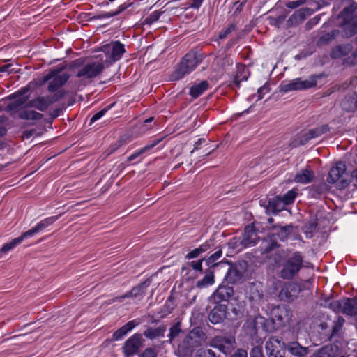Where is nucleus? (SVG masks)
<instances>
[{"instance_id":"f257e3e1","label":"nucleus","mask_w":357,"mask_h":357,"mask_svg":"<svg viewBox=\"0 0 357 357\" xmlns=\"http://www.w3.org/2000/svg\"><path fill=\"white\" fill-rule=\"evenodd\" d=\"M206 339L201 328L195 327L179 342L175 350L178 357H191L197 348L202 345Z\"/></svg>"},{"instance_id":"f03ea898","label":"nucleus","mask_w":357,"mask_h":357,"mask_svg":"<svg viewBox=\"0 0 357 357\" xmlns=\"http://www.w3.org/2000/svg\"><path fill=\"white\" fill-rule=\"evenodd\" d=\"M304 262L303 255L299 251L294 252L284 259L278 273L279 277L287 280L294 279L305 266Z\"/></svg>"},{"instance_id":"7ed1b4c3","label":"nucleus","mask_w":357,"mask_h":357,"mask_svg":"<svg viewBox=\"0 0 357 357\" xmlns=\"http://www.w3.org/2000/svg\"><path fill=\"white\" fill-rule=\"evenodd\" d=\"M292 226H274L261 245L262 253L267 254L280 246L279 241H284L292 231Z\"/></svg>"},{"instance_id":"20e7f679","label":"nucleus","mask_w":357,"mask_h":357,"mask_svg":"<svg viewBox=\"0 0 357 357\" xmlns=\"http://www.w3.org/2000/svg\"><path fill=\"white\" fill-rule=\"evenodd\" d=\"M290 315V311L284 306L278 305L273 307L270 317L264 320V330L269 333L274 332L289 321Z\"/></svg>"},{"instance_id":"39448f33","label":"nucleus","mask_w":357,"mask_h":357,"mask_svg":"<svg viewBox=\"0 0 357 357\" xmlns=\"http://www.w3.org/2000/svg\"><path fill=\"white\" fill-rule=\"evenodd\" d=\"M202 60L203 56L201 53L193 50L188 52L183 57L177 69L174 73V79L178 80L183 78L185 75L190 73Z\"/></svg>"},{"instance_id":"423d86ee","label":"nucleus","mask_w":357,"mask_h":357,"mask_svg":"<svg viewBox=\"0 0 357 357\" xmlns=\"http://www.w3.org/2000/svg\"><path fill=\"white\" fill-rule=\"evenodd\" d=\"M62 68L52 69L38 82V84L41 86L50 81L47 88L48 91L50 93L56 92L61 89L70 78L68 73H62Z\"/></svg>"},{"instance_id":"0eeeda50","label":"nucleus","mask_w":357,"mask_h":357,"mask_svg":"<svg viewBox=\"0 0 357 357\" xmlns=\"http://www.w3.org/2000/svg\"><path fill=\"white\" fill-rule=\"evenodd\" d=\"M346 165L342 161L337 162L333 166L327 177L328 183L331 184H336L338 189H345L351 183V179L347 178L348 174L346 172Z\"/></svg>"},{"instance_id":"6e6552de","label":"nucleus","mask_w":357,"mask_h":357,"mask_svg":"<svg viewBox=\"0 0 357 357\" xmlns=\"http://www.w3.org/2000/svg\"><path fill=\"white\" fill-rule=\"evenodd\" d=\"M66 94L65 91L61 90L52 96H38L33 100H29L26 104V108H35L39 111L45 112L53 103L59 101Z\"/></svg>"},{"instance_id":"1a4fd4ad","label":"nucleus","mask_w":357,"mask_h":357,"mask_svg":"<svg viewBox=\"0 0 357 357\" xmlns=\"http://www.w3.org/2000/svg\"><path fill=\"white\" fill-rule=\"evenodd\" d=\"M104 68L102 62H89L78 70L76 77L80 78L82 81H91L92 79L100 75Z\"/></svg>"},{"instance_id":"9d476101","label":"nucleus","mask_w":357,"mask_h":357,"mask_svg":"<svg viewBox=\"0 0 357 357\" xmlns=\"http://www.w3.org/2000/svg\"><path fill=\"white\" fill-rule=\"evenodd\" d=\"M100 50L109 58L110 63L119 61L126 52L124 45L119 40L102 45Z\"/></svg>"},{"instance_id":"9b49d317","label":"nucleus","mask_w":357,"mask_h":357,"mask_svg":"<svg viewBox=\"0 0 357 357\" xmlns=\"http://www.w3.org/2000/svg\"><path fill=\"white\" fill-rule=\"evenodd\" d=\"M236 340L234 336H215L211 340L210 345L225 354H230L236 347Z\"/></svg>"},{"instance_id":"f8f14e48","label":"nucleus","mask_w":357,"mask_h":357,"mask_svg":"<svg viewBox=\"0 0 357 357\" xmlns=\"http://www.w3.org/2000/svg\"><path fill=\"white\" fill-rule=\"evenodd\" d=\"M144 339L141 333H135L130 337L123 346V352L125 357H131L137 354L142 347Z\"/></svg>"},{"instance_id":"ddd939ff","label":"nucleus","mask_w":357,"mask_h":357,"mask_svg":"<svg viewBox=\"0 0 357 357\" xmlns=\"http://www.w3.org/2000/svg\"><path fill=\"white\" fill-rule=\"evenodd\" d=\"M317 85L315 79L302 80L301 78H296L290 81L289 82H282L280 85V91L284 93L297 91L305 90L312 88Z\"/></svg>"},{"instance_id":"4468645a","label":"nucleus","mask_w":357,"mask_h":357,"mask_svg":"<svg viewBox=\"0 0 357 357\" xmlns=\"http://www.w3.org/2000/svg\"><path fill=\"white\" fill-rule=\"evenodd\" d=\"M301 291L298 284L292 282H285L279 292L278 297L280 301L291 302L297 298Z\"/></svg>"},{"instance_id":"2eb2a0df","label":"nucleus","mask_w":357,"mask_h":357,"mask_svg":"<svg viewBox=\"0 0 357 357\" xmlns=\"http://www.w3.org/2000/svg\"><path fill=\"white\" fill-rule=\"evenodd\" d=\"M284 342L282 341L281 337H271L266 342V350L268 357H284L285 351L283 347Z\"/></svg>"},{"instance_id":"dca6fc26","label":"nucleus","mask_w":357,"mask_h":357,"mask_svg":"<svg viewBox=\"0 0 357 357\" xmlns=\"http://www.w3.org/2000/svg\"><path fill=\"white\" fill-rule=\"evenodd\" d=\"M234 291L233 287L228 285L220 284L210 296L209 300L214 303H220L224 301H228L234 295Z\"/></svg>"},{"instance_id":"f3484780","label":"nucleus","mask_w":357,"mask_h":357,"mask_svg":"<svg viewBox=\"0 0 357 357\" xmlns=\"http://www.w3.org/2000/svg\"><path fill=\"white\" fill-rule=\"evenodd\" d=\"M150 280L147 279L144 282L140 283L139 285L133 287L130 291L127 292L126 294L120 296H116L113 298L111 301V303L122 302L126 298H136L138 296L142 295L144 294V290L150 285Z\"/></svg>"},{"instance_id":"a211bd4d","label":"nucleus","mask_w":357,"mask_h":357,"mask_svg":"<svg viewBox=\"0 0 357 357\" xmlns=\"http://www.w3.org/2000/svg\"><path fill=\"white\" fill-rule=\"evenodd\" d=\"M227 312V305L218 303L211 310L208 314V319L214 324L221 323L226 318Z\"/></svg>"},{"instance_id":"6ab92c4d","label":"nucleus","mask_w":357,"mask_h":357,"mask_svg":"<svg viewBox=\"0 0 357 357\" xmlns=\"http://www.w3.org/2000/svg\"><path fill=\"white\" fill-rule=\"evenodd\" d=\"M340 354V348L336 344H328L317 349L312 357H336Z\"/></svg>"},{"instance_id":"aec40b11","label":"nucleus","mask_w":357,"mask_h":357,"mask_svg":"<svg viewBox=\"0 0 357 357\" xmlns=\"http://www.w3.org/2000/svg\"><path fill=\"white\" fill-rule=\"evenodd\" d=\"M59 216L60 215L57 216H52L45 218L44 220L38 222L34 227L24 232V236H26L27 238L34 236L36 234L45 229L47 227L52 225L55 221H56L59 219Z\"/></svg>"},{"instance_id":"412c9836","label":"nucleus","mask_w":357,"mask_h":357,"mask_svg":"<svg viewBox=\"0 0 357 357\" xmlns=\"http://www.w3.org/2000/svg\"><path fill=\"white\" fill-rule=\"evenodd\" d=\"M259 240L257 233L253 225L245 227L241 243L245 247L255 245Z\"/></svg>"},{"instance_id":"4be33fe9","label":"nucleus","mask_w":357,"mask_h":357,"mask_svg":"<svg viewBox=\"0 0 357 357\" xmlns=\"http://www.w3.org/2000/svg\"><path fill=\"white\" fill-rule=\"evenodd\" d=\"M244 271L242 268L237 265L231 266L225 277V280L229 284H236L242 281Z\"/></svg>"},{"instance_id":"5701e85b","label":"nucleus","mask_w":357,"mask_h":357,"mask_svg":"<svg viewBox=\"0 0 357 357\" xmlns=\"http://www.w3.org/2000/svg\"><path fill=\"white\" fill-rule=\"evenodd\" d=\"M139 324V321H138L137 319H133L128 321L113 333L112 340L118 341L122 340L123 337L127 335L128 333L131 331L135 327H136Z\"/></svg>"},{"instance_id":"b1692460","label":"nucleus","mask_w":357,"mask_h":357,"mask_svg":"<svg viewBox=\"0 0 357 357\" xmlns=\"http://www.w3.org/2000/svg\"><path fill=\"white\" fill-rule=\"evenodd\" d=\"M166 330L167 326L165 324H161L156 328L147 327V328L144 331L143 335L150 340H153L155 339L163 337Z\"/></svg>"},{"instance_id":"393cba45","label":"nucleus","mask_w":357,"mask_h":357,"mask_svg":"<svg viewBox=\"0 0 357 357\" xmlns=\"http://www.w3.org/2000/svg\"><path fill=\"white\" fill-rule=\"evenodd\" d=\"M204 273V277L196 283V287L200 289L207 288L215 283V275L212 269H206Z\"/></svg>"},{"instance_id":"a878e982","label":"nucleus","mask_w":357,"mask_h":357,"mask_svg":"<svg viewBox=\"0 0 357 357\" xmlns=\"http://www.w3.org/2000/svg\"><path fill=\"white\" fill-rule=\"evenodd\" d=\"M351 44L338 45L334 47L330 53L332 59H336L348 55L352 50Z\"/></svg>"},{"instance_id":"bb28decb","label":"nucleus","mask_w":357,"mask_h":357,"mask_svg":"<svg viewBox=\"0 0 357 357\" xmlns=\"http://www.w3.org/2000/svg\"><path fill=\"white\" fill-rule=\"evenodd\" d=\"M357 9V4L355 2L349 3V5L344 6L340 12L338 17L342 20V22H349L353 20L354 13Z\"/></svg>"},{"instance_id":"cd10ccee","label":"nucleus","mask_w":357,"mask_h":357,"mask_svg":"<svg viewBox=\"0 0 357 357\" xmlns=\"http://www.w3.org/2000/svg\"><path fill=\"white\" fill-rule=\"evenodd\" d=\"M314 178V173L308 169H301L294 176V181L299 183L306 184L312 182Z\"/></svg>"},{"instance_id":"c85d7f7f","label":"nucleus","mask_w":357,"mask_h":357,"mask_svg":"<svg viewBox=\"0 0 357 357\" xmlns=\"http://www.w3.org/2000/svg\"><path fill=\"white\" fill-rule=\"evenodd\" d=\"M355 99H356V93L346 95L342 100L340 107L347 112H354L356 111Z\"/></svg>"},{"instance_id":"c756f323","label":"nucleus","mask_w":357,"mask_h":357,"mask_svg":"<svg viewBox=\"0 0 357 357\" xmlns=\"http://www.w3.org/2000/svg\"><path fill=\"white\" fill-rule=\"evenodd\" d=\"M287 350L294 356L298 357H304L309 352L308 347H302L297 342H289L286 346Z\"/></svg>"},{"instance_id":"7c9ffc66","label":"nucleus","mask_w":357,"mask_h":357,"mask_svg":"<svg viewBox=\"0 0 357 357\" xmlns=\"http://www.w3.org/2000/svg\"><path fill=\"white\" fill-rule=\"evenodd\" d=\"M357 298H344L342 299V314L355 316Z\"/></svg>"},{"instance_id":"2f4dec72","label":"nucleus","mask_w":357,"mask_h":357,"mask_svg":"<svg viewBox=\"0 0 357 357\" xmlns=\"http://www.w3.org/2000/svg\"><path fill=\"white\" fill-rule=\"evenodd\" d=\"M163 139H164V137H159V138L155 139L151 143L148 144L144 147L135 151L134 153H132L131 155H130L128 158V161L131 162V161L134 160L135 159H136L139 155H141L142 154H144V153L151 151L156 145H158L160 142H161L163 140Z\"/></svg>"},{"instance_id":"473e14b6","label":"nucleus","mask_w":357,"mask_h":357,"mask_svg":"<svg viewBox=\"0 0 357 357\" xmlns=\"http://www.w3.org/2000/svg\"><path fill=\"white\" fill-rule=\"evenodd\" d=\"M342 31H340L341 36L343 38H350L357 33V22L350 21L349 22H342Z\"/></svg>"},{"instance_id":"72a5a7b5","label":"nucleus","mask_w":357,"mask_h":357,"mask_svg":"<svg viewBox=\"0 0 357 357\" xmlns=\"http://www.w3.org/2000/svg\"><path fill=\"white\" fill-rule=\"evenodd\" d=\"M285 205L281 199V196H276L268 201L266 210L273 213H277L282 211Z\"/></svg>"},{"instance_id":"f704fd0d","label":"nucleus","mask_w":357,"mask_h":357,"mask_svg":"<svg viewBox=\"0 0 357 357\" xmlns=\"http://www.w3.org/2000/svg\"><path fill=\"white\" fill-rule=\"evenodd\" d=\"M208 82L206 80L199 84H195L190 87L189 94L194 98L199 97L208 89Z\"/></svg>"},{"instance_id":"c9c22d12","label":"nucleus","mask_w":357,"mask_h":357,"mask_svg":"<svg viewBox=\"0 0 357 357\" xmlns=\"http://www.w3.org/2000/svg\"><path fill=\"white\" fill-rule=\"evenodd\" d=\"M249 75L248 70L246 68L245 66L243 64H240L238 66L237 73L235 76L234 84L239 88L241 82L242 81H246L248 79Z\"/></svg>"},{"instance_id":"e433bc0d","label":"nucleus","mask_w":357,"mask_h":357,"mask_svg":"<svg viewBox=\"0 0 357 357\" xmlns=\"http://www.w3.org/2000/svg\"><path fill=\"white\" fill-rule=\"evenodd\" d=\"M18 117L23 120L38 121L43 119V114L35 110L23 109L19 112Z\"/></svg>"},{"instance_id":"4c0bfd02","label":"nucleus","mask_w":357,"mask_h":357,"mask_svg":"<svg viewBox=\"0 0 357 357\" xmlns=\"http://www.w3.org/2000/svg\"><path fill=\"white\" fill-rule=\"evenodd\" d=\"M328 190V185L326 183H320L313 185L310 189V195L313 198H320Z\"/></svg>"},{"instance_id":"58836bf2","label":"nucleus","mask_w":357,"mask_h":357,"mask_svg":"<svg viewBox=\"0 0 357 357\" xmlns=\"http://www.w3.org/2000/svg\"><path fill=\"white\" fill-rule=\"evenodd\" d=\"M14 99L13 102L6 107L5 110L6 112H15L22 106L24 105L25 107L26 104L29 102V97H20Z\"/></svg>"},{"instance_id":"ea45409f","label":"nucleus","mask_w":357,"mask_h":357,"mask_svg":"<svg viewBox=\"0 0 357 357\" xmlns=\"http://www.w3.org/2000/svg\"><path fill=\"white\" fill-rule=\"evenodd\" d=\"M26 238V236H24V233H22L19 237L14 238L10 242L4 244L0 250L1 252H8V251L15 248L17 245L20 244L22 241Z\"/></svg>"},{"instance_id":"a19ab883","label":"nucleus","mask_w":357,"mask_h":357,"mask_svg":"<svg viewBox=\"0 0 357 357\" xmlns=\"http://www.w3.org/2000/svg\"><path fill=\"white\" fill-rule=\"evenodd\" d=\"M330 130V127L328 124H323L314 129L309 130L310 137L312 139L317 138L323 134L328 132Z\"/></svg>"},{"instance_id":"79ce46f5","label":"nucleus","mask_w":357,"mask_h":357,"mask_svg":"<svg viewBox=\"0 0 357 357\" xmlns=\"http://www.w3.org/2000/svg\"><path fill=\"white\" fill-rule=\"evenodd\" d=\"M181 332V322L177 321L169 328V333L168 334L169 342H172L176 337H177Z\"/></svg>"},{"instance_id":"37998d69","label":"nucleus","mask_w":357,"mask_h":357,"mask_svg":"<svg viewBox=\"0 0 357 357\" xmlns=\"http://www.w3.org/2000/svg\"><path fill=\"white\" fill-rule=\"evenodd\" d=\"M340 31L338 29L333 30L330 33L322 35L319 38V42L321 43L327 44L332 40L335 39L340 34Z\"/></svg>"},{"instance_id":"c03bdc74","label":"nucleus","mask_w":357,"mask_h":357,"mask_svg":"<svg viewBox=\"0 0 357 357\" xmlns=\"http://www.w3.org/2000/svg\"><path fill=\"white\" fill-rule=\"evenodd\" d=\"M296 192L294 190H289L286 194L281 196V199L285 206L292 204L296 197Z\"/></svg>"},{"instance_id":"a18cd8bd","label":"nucleus","mask_w":357,"mask_h":357,"mask_svg":"<svg viewBox=\"0 0 357 357\" xmlns=\"http://www.w3.org/2000/svg\"><path fill=\"white\" fill-rule=\"evenodd\" d=\"M30 91V86L28 85L25 87L21 88L19 91L10 95L8 98L9 100H13L14 98L24 97L23 96Z\"/></svg>"},{"instance_id":"49530a36","label":"nucleus","mask_w":357,"mask_h":357,"mask_svg":"<svg viewBox=\"0 0 357 357\" xmlns=\"http://www.w3.org/2000/svg\"><path fill=\"white\" fill-rule=\"evenodd\" d=\"M214 239L210 238L207 240L206 242H204L203 244L200 245L198 248L202 254L208 251V250L211 249L213 247H214Z\"/></svg>"},{"instance_id":"de8ad7c7","label":"nucleus","mask_w":357,"mask_h":357,"mask_svg":"<svg viewBox=\"0 0 357 357\" xmlns=\"http://www.w3.org/2000/svg\"><path fill=\"white\" fill-rule=\"evenodd\" d=\"M235 29H236V24L234 23L230 24L225 29L222 30L219 33V36H218L219 38L220 39L225 38L229 34H230Z\"/></svg>"},{"instance_id":"09e8293b","label":"nucleus","mask_w":357,"mask_h":357,"mask_svg":"<svg viewBox=\"0 0 357 357\" xmlns=\"http://www.w3.org/2000/svg\"><path fill=\"white\" fill-rule=\"evenodd\" d=\"M329 307L336 312H342V299L333 301L329 304Z\"/></svg>"},{"instance_id":"8fccbe9b","label":"nucleus","mask_w":357,"mask_h":357,"mask_svg":"<svg viewBox=\"0 0 357 357\" xmlns=\"http://www.w3.org/2000/svg\"><path fill=\"white\" fill-rule=\"evenodd\" d=\"M161 13L156 10L151 13L145 20L144 23L147 24H151L152 23L158 20Z\"/></svg>"},{"instance_id":"3c124183","label":"nucleus","mask_w":357,"mask_h":357,"mask_svg":"<svg viewBox=\"0 0 357 357\" xmlns=\"http://www.w3.org/2000/svg\"><path fill=\"white\" fill-rule=\"evenodd\" d=\"M174 298L172 296H169L165 302L164 305L165 312L167 314H171L174 309V305L173 303Z\"/></svg>"},{"instance_id":"603ef678","label":"nucleus","mask_w":357,"mask_h":357,"mask_svg":"<svg viewBox=\"0 0 357 357\" xmlns=\"http://www.w3.org/2000/svg\"><path fill=\"white\" fill-rule=\"evenodd\" d=\"M204 261V259H199L198 261H192L191 262H188L187 265L190 266L192 268L193 270L196 271L202 272V262Z\"/></svg>"},{"instance_id":"864d4df0","label":"nucleus","mask_w":357,"mask_h":357,"mask_svg":"<svg viewBox=\"0 0 357 357\" xmlns=\"http://www.w3.org/2000/svg\"><path fill=\"white\" fill-rule=\"evenodd\" d=\"M204 261H205L206 264L208 266L207 269H212L213 273H215V269L218 267L222 262H215L210 257L207 258H203Z\"/></svg>"},{"instance_id":"5fc2aeb1","label":"nucleus","mask_w":357,"mask_h":357,"mask_svg":"<svg viewBox=\"0 0 357 357\" xmlns=\"http://www.w3.org/2000/svg\"><path fill=\"white\" fill-rule=\"evenodd\" d=\"M306 0H291L286 3L289 8L294 9L305 3Z\"/></svg>"},{"instance_id":"6e6d98bb","label":"nucleus","mask_w":357,"mask_h":357,"mask_svg":"<svg viewBox=\"0 0 357 357\" xmlns=\"http://www.w3.org/2000/svg\"><path fill=\"white\" fill-rule=\"evenodd\" d=\"M110 107L111 106L105 107L102 110L99 111L98 112H97L96 114H95L90 120V124L96 121L97 120L100 119L102 116H103Z\"/></svg>"},{"instance_id":"4d7b16f0","label":"nucleus","mask_w":357,"mask_h":357,"mask_svg":"<svg viewBox=\"0 0 357 357\" xmlns=\"http://www.w3.org/2000/svg\"><path fill=\"white\" fill-rule=\"evenodd\" d=\"M140 357H157V351L154 348H146L140 355Z\"/></svg>"},{"instance_id":"13d9d810","label":"nucleus","mask_w":357,"mask_h":357,"mask_svg":"<svg viewBox=\"0 0 357 357\" xmlns=\"http://www.w3.org/2000/svg\"><path fill=\"white\" fill-rule=\"evenodd\" d=\"M312 138L310 137V132L307 130L305 132H303L299 136V144L301 145H304L307 144L309 140L312 139Z\"/></svg>"},{"instance_id":"bf43d9fd","label":"nucleus","mask_w":357,"mask_h":357,"mask_svg":"<svg viewBox=\"0 0 357 357\" xmlns=\"http://www.w3.org/2000/svg\"><path fill=\"white\" fill-rule=\"evenodd\" d=\"M201 254H202L201 251L199 250V248H195V249L192 250L190 252H188L185 255V259H191L197 258Z\"/></svg>"},{"instance_id":"052dcab7","label":"nucleus","mask_w":357,"mask_h":357,"mask_svg":"<svg viewBox=\"0 0 357 357\" xmlns=\"http://www.w3.org/2000/svg\"><path fill=\"white\" fill-rule=\"evenodd\" d=\"M270 90L268 84H264L263 86L260 87L258 91V100H261L263 98V95L268 92Z\"/></svg>"},{"instance_id":"680f3d73","label":"nucleus","mask_w":357,"mask_h":357,"mask_svg":"<svg viewBox=\"0 0 357 357\" xmlns=\"http://www.w3.org/2000/svg\"><path fill=\"white\" fill-rule=\"evenodd\" d=\"M132 5V2L124 3L121 4V5H120L119 6V8H118V10L116 11L112 12L113 15L116 16V15L120 14L121 13L124 11L126 9H127L128 7L131 6Z\"/></svg>"},{"instance_id":"e2e57ef3","label":"nucleus","mask_w":357,"mask_h":357,"mask_svg":"<svg viewBox=\"0 0 357 357\" xmlns=\"http://www.w3.org/2000/svg\"><path fill=\"white\" fill-rule=\"evenodd\" d=\"M132 5V2L124 3L121 4V5H120L119 6V8H118V10L116 11L112 12L113 15L116 16V15L120 14L121 13L124 11L126 9H127L128 7L131 6Z\"/></svg>"},{"instance_id":"0e129e2a","label":"nucleus","mask_w":357,"mask_h":357,"mask_svg":"<svg viewBox=\"0 0 357 357\" xmlns=\"http://www.w3.org/2000/svg\"><path fill=\"white\" fill-rule=\"evenodd\" d=\"M122 140H118L114 144H112L107 149V155H110L114 153L116 150H117L119 147L122 146Z\"/></svg>"},{"instance_id":"69168bd1","label":"nucleus","mask_w":357,"mask_h":357,"mask_svg":"<svg viewBox=\"0 0 357 357\" xmlns=\"http://www.w3.org/2000/svg\"><path fill=\"white\" fill-rule=\"evenodd\" d=\"M250 357H264L261 349L259 347H254L250 351Z\"/></svg>"},{"instance_id":"338daca9","label":"nucleus","mask_w":357,"mask_h":357,"mask_svg":"<svg viewBox=\"0 0 357 357\" xmlns=\"http://www.w3.org/2000/svg\"><path fill=\"white\" fill-rule=\"evenodd\" d=\"M14 71V69L12 68V64H6L0 66V73L6 72L8 73H11Z\"/></svg>"},{"instance_id":"774afa93","label":"nucleus","mask_w":357,"mask_h":357,"mask_svg":"<svg viewBox=\"0 0 357 357\" xmlns=\"http://www.w3.org/2000/svg\"><path fill=\"white\" fill-rule=\"evenodd\" d=\"M247 351L244 349H238L231 357H247Z\"/></svg>"}]
</instances>
